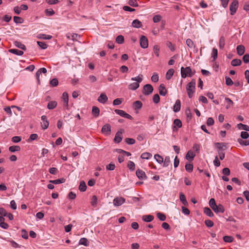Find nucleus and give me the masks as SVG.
<instances>
[{
	"mask_svg": "<svg viewBox=\"0 0 249 249\" xmlns=\"http://www.w3.org/2000/svg\"><path fill=\"white\" fill-rule=\"evenodd\" d=\"M225 101L228 103V105L226 106L227 109H228L231 107V106L233 104V102H232V101L229 98H225Z\"/></svg>",
	"mask_w": 249,
	"mask_h": 249,
	"instance_id": "58",
	"label": "nucleus"
},
{
	"mask_svg": "<svg viewBox=\"0 0 249 249\" xmlns=\"http://www.w3.org/2000/svg\"><path fill=\"white\" fill-rule=\"evenodd\" d=\"M153 88L150 84H146L143 86L142 93L145 95H149L152 93Z\"/></svg>",
	"mask_w": 249,
	"mask_h": 249,
	"instance_id": "5",
	"label": "nucleus"
},
{
	"mask_svg": "<svg viewBox=\"0 0 249 249\" xmlns=\"http://www.w3.org/2000/svg\"><path fill=\"white\" fill-rule=\"evenodd\" d=\"M210 207L213 209L214 207H216V204L214 198H211L209 202Z\"/></svg>",
	"mask_w": 249,
	"mask_h": 249,
	"instance_id": "53",
	"label": "nucleus"
},
{
	"mask_svg": "<svg viewBox=\"0 0 249 249\" xmlns=\"http://www.w3.org/2000/svg\"><path fill=\"white\" fill-rule=\"evenodd\" d=\"M102 132L106 135H110L111 133V126L110 124H107L102 128Z\"/></svg>",
	"mask_w": 249,
	"mask_h": 249,
	"instance_id": "11",
	"label": "nucleus"
},
{
	"mask_svg": "<svg viewBox=\"0 0 249 249\" xmlns=\"http://www.w3.org/2000/svg\"><path fill=\"white\" fill-rule=\"evenodd\" d=\"M122 101H123V99L117 98L113 101V104L114 106L119 105L122 103Z\"/></svg>",
	"mask_w": 249,
	"mask_h": 249,
	"instance_id": "59",
	"label": "nucleus"
},
{
	"mask_svg": "<svg viewBox=\"0 0 249 249\" xmlns=\"http://www.w3.org/2000/svg\"><path fill=\"white\" fill-rule=\"evenodd\" d=\"M213 210L216 213H223L224 212V207L221 204H219L218 206L216 205V207H214L213 209Z\"/></svg>",
	"mask_w": 249,
	"mask_h": 249,
	"instance_id": "18",
	"label": "nucleus"
},
{
	"mask_svg": "<svg viewBox=\"0 0 249 249\" xmlns=\"http://www.w3.org/2000/svg\"><path fill=\"white\" fill-rule=\"evenodd\" d=\"M185 168L187 172H191L193 170V165L191 163H186Z\"/></svg>",
	"mask_w": 249,
	"mask_h": 249,
	"instance_id": "45",
	"label": "nucleus"
},
{
	"mask_svg": "<svg viewBox=\"0 0 249 249\" xmlns=\"http://www.w3.org/2000/svg\"><path fill=\"white\" fill-rule=\"evenodd\" d=\"M9 52L12 53L16 54L17 55H22L23 54V52L22 51L18 50L16 49H12L9 50Z\"/></svg>",
	"mask_w": 249,
	"mask_h": 249,
	"instance_id": "23",
	"label": "nucleus"
},
{
	"mask_svg": "<svg viewBox=\"0 0 249 249\" xmlns=\"http://www.w3.org/2000/svg\"><path fill=\"white\" fill-rule=\"evenodd\" d=\"M195 73V71H192L190 67L184 68L183 67L181 68V75L183 78H186L187 76L192 77Z\"/></svg>",
	"mask_w": 249,
	"mask_h": 249,
	"instance_id": "3",
	"label": "nucleus"
},
{
	"mask_svg": "<svg viewBox=\"0 0 249 249\" xmlns=\"http://www.w3.org/2000/svg\"><path fill=\"white\" fill-rule=\"evenodd\" d=\"M186 43L187 45L190 48H192L194 47V42L190 38H188L186 41Z\"/></svg>",
	"mask_w": 249,
	"mask_h": 249,
	"instance_id": "61",
	"label": "nucleus"
},
{
	"mask_svg": "<svg viewBox=\"0 0 249 249\" xmlns=\"http://www.w3.org/2000/svg\"><path fill=\"white\" fill-rule=\"evenodd\" d=\"M132 26L134 28H139L142 26V23L138 19H135L132 23Z\"/></svg>",
	"mask_w": 249,
	"mask_h": 249,
	"instance_id": "26",
	"label": "nucleus"
},
{
	"mask_svg": "<svg viewBox=\"0 0 249 249\" xmlns=\"http://www.w3.org/2000/svg\"><path fill=\"white\" fill-rule=\"evenodd\" d=\"M57 106V102L56 101L49 102L47 105V107L49 109H53L54 108Z\"/></svg>",
	"mask_w": 249,
	"mask_h": 249,
	"instance_id": "34",
	"label": "nucleus"
},
{
	"mask_svg": "<svg viewBox=\"0 0 249 249\" xmlns=\"http://www.w3.org/2000/svg\"><path fill=\"white\" fill-rule=\"evenodd\" d=\"M125 141L128 144H133L135 142V140L132 138H126Z\"/></svg>",
	"mask_w": 249,
	"mask_h": 249,
	"instance_id": "64",
	"label": "nucleus"
},
{
	"mask_svg": "<svg viewBox=\"0 0 249 249\" xmlns=\"http://www.w3.org/2000/svg\"><path fill=\"white\" fill-rule=\"evenodd\" d=\"M237 53L238 55H242L245 52V47L242 45H238L236 48Z\"/></svg>",
	"mask_w": 249,
	"mask_h": 249,
	"instance_id": "20",
	"label": "nucleus"
},
{
	"mask_svg": "<svg viewBox=\"0 0 249 249\" xmlns=\"http://www.w3.org/2000/svg\"><path fill=\"white\" fill-rule=\"evenodd\" d=\"M175 71L173 69H170L168 70L166 73L165 77L167 80H170L173 76Z\"/></svg>",
	"mask_w": 249,
	"mask_h": 249,
	"instance_id": "22",
	"label": "nucleus"
},
{
	"mask_svg": "<svg viewBox=\"0 0 249 249\" xmlns=\"http://www.w3.org/2000/svg\"><path fill=\"white\" fill-rule=\"evenodd\" d=\"M9 150L11 152H15L16 151H19L20 150V146L18 145H13L9 147Z\"/></svg>",
	"mask_w": 249,
	"mask_h": 249,
	"instance_id": "33",
	"label": "nucleus"
},
{
	"mask_svg": "<svg viewBox=\"0 0 249 249\" xmlns=\"http://www.w3.org/2000/svg\"><path fill=\"white\" fill-rule=\"evenodd\" d=\"M154 158L159 163H162L163 162V158L159 154H156L154 156Z\"/></svg>",
	"mask_w": 249,
	"mask_h": 249,
	"instance_id": "39",
	"label": "nucleus"
},
{
	"mask_svg": "<svg viewBox=\"0 0 249 249\" xmlns=\"http://www.w3.org/2000/svg\"><path fill=\"white\" fill-rule=\"evenodd\" d=\"M171 161H170V158L169 156H166L165 158L164 161L163 162V167H167L169 166V165L170 164Z\"/></svg>",
	"mask_w": 249,
	"mask_h": 249,
	"instance_id": "44",
	"label": "nucleus"
},
{
	"mask_svg": "<svg viewBox=\"0 0 249 249\" xmlns=\"http://www.w3.org/2000/svg\"><path fill=\"white\" fill-rule=\"evenodd\" d=\"M127 167L131 171H134L135 167V163L132 161H129L127 164Z\"/></svg>",
	"mask_w": 249,
	"mask_h": 249,
	"instance_id": "51",
	"label": "nucleus"
},
{
	"mask_svg": "<svg viewBox=\"0 0 249 249\" xmlns=\"http://www.w3.org/2000/svg\"><path fill=\"white\" fill-rule=\"evenodd\" d=\"M217 53H218L217 50L216 48H213L212 50V54H211L212 57L213 59V61H215V60L217 58Z\"/></svg>",
	"mask_w": 249,
	"mask_h": 249,
	"instance_id": "37",
	"label": "nucleus"
},
{
	"mask_svg": "<svg viewBox=\"0 0 249 249\" xmlns=\"http://www.w3.org/2000/svg\"><path fill=\"white\" fill-rule=\"evenodd\" d=\"M50 84L52 87H56L58 84V81L56 78H53L50 81Z\"/></svg>",
	"mask_w": 249,
	"mask_h": 249,
	"instance_id": "52",
	"label": "nucleus"
},
{
	"mask_svg": "<svg viewBox=\"0 0 249 249\" xmlns=\"http://www.w3.org/2000/svg\"><path fill=\"white\" fill-rule=\"evenodd\" d=\"M142 103L140 101H136L133 103V107L135 109H139L142 108Z\"/></svg>",
	"mask_w": 249,
	"mask_h": 249,
	"instance_id": "30",
	"label": "nucleus"
},
{
	"mask_svg": "<svg viewBox=\"0 0 249 249\" xmlns=\"http://www.w3.org/2000/svg\"><path fill=\"white\" fill-rule=\"evenodd\" d=\"M153 51L156 55L158 57L159 56L160 47L158 45H155L153 47Z\"/></svg>",
	"mask_w": 249,
	"mask_h": 249,
	"instance_id": "56",
	"label": "nucleus"
},
{
	"mask_svg": "<svg viewBox=\"0 0 249 249\" xmlns=\"http://www.w3.org/2000/svg\"><path fill=\"white\" fill-rule=\"evenodd\" d=\"M179 199L181 201L182 204L185 205L187 206L188 205V202L186 200V197L184 194L182 193H180L179 194Z\"/></svg>",
	"mask_w": 249,
	"mask_h": 249,
	"instance_id": "28",
	"label": "nucleus"
},
{
	"mask_svg": "<svg viewBox=\"0 0 249 249\" xmlns=\"http://www.w3.org/2000/svg\"><path fill=\"white\" fill-rule=\"evenodd\" d=\"M37 38L41 39H51L52 36L49 35H45L43 34H39L37 35Z\"/></svg>",
	"mask_w": 249,
	"mask_h": 249,
	"instance_id": "21",
	"label": "nucleus"
},
{
	"mask_svg": "<svg viewBox=\"0 0 249 249\" xmlns=\"http://www.w3.org/2000/svg\"><path fill=\"white\" fill-rule=\"evenodd\" d=\"M195 156V154L191 150H189L186 155V159L189 160H192Z\"/></svg>",
	"mask_w": 249,
	"mask_h": 249,
	"instance_id": "25",
	"label": "nucleus"
},
{
	"mask_svg": "<svg viewBox=\"0 0 249 249\" xmlns=\"http://www.w3.org/2000/svg\"><path fill=\"white\" fill-rule=\"evenodd\" d=\"M161 19V17L160 15H157L154 16L153 18V20L154 22L157 23L159 22Z\"/></svg>",
	"mask_w": 249,
	"mask_h": 249,
	"instance_id": "63",
	"label": "nucleus"
},
{
	"mask_svg": "<svg viewBox=\"0 0 249 249\" xmlns=\"http://www.w3.org/2000/svg\"><path fill=\"white\" fill-rule=\"evenodd\" d=\"M215 145L218 149V150H223L224 151L226 149V145L225 143L223 142H216Z\"/></svg>",
	"mask_w": 249,
	"mask_h": 249,
	"instance_id": "17",
	"label": "nucleus"
},
{
	"mask_svg": "<svg viewBox=\"0 0 249 249\" xmlns=\"http://www.w3.org/2000/svg\"><path fill=\"white\" fill-rule=\"evenodd\" d=\"M160 97L158 94H156L153 96V101L155 104L159 103Z\"/></svg>",
	"mask_w": 249,
	"mask_h": 249,
	"instance_id": "62",
	"label": "nucleus"
},
{
	"mask_svg": "<svg viewBox=\"0 0 249 249\" xmlns=\"http://www.w3.org/2000/svg\"><path fill=\"white\" fill-rule=\"evenodd\" d=\"M124 130L122 129H120L116 134L114 141L116 143H120L123 139L122 134Z\"/></svg>",
	"mask_w": 249,
	"mask_h": 249,
	"instance_id": "8",
	"label": "nucleus"
},
{
	"mask_svg": "<svg viewBox=\"0 0 249 249\" xmlns=\"http://www.w3.org/2000/svg\"><path fill=\"white\" fill-rule=\"evenodd\" d=\"M116 41L118 44H122L124 41V37L122 35H119L117 36Z\"/></svg>",
	"mask_w": 249,
	"mask_h": 249,
	"instance_id": "48",
	"label": "nucleus"
},
{
	"mask_svg": "<svg viewBox=\"0 0 249 249\" xmlns=\"http://www.w3.org/2000/svg\"><path fill=\"white\" fill-rule=\"evenodd\" d=\"M13 19L14 21L16 23H22L23 22V19H22V18L19 17L14 16Z\"/></svg>",
	"mask_w": 249,
	"mask_h": 249,
	"instance_id": "47",
	"label": "nucleus"
},
{
	"mask_svg": "<svg viewBox=\"0 0 249 249\" xmlns=\"http://www.w3.org/2000/svg\"><path fill=\"white\" fill-rule=\"evenodd\" d=\"M151 80L154 82H157L159 81V75L157 73L154 72L151 77Z\"/></svg>",
	"mask_w": 249,
	"mask_h": 249,
	"instance_id": "55",
	"label": "nucleus"
},
{
	"mask_svg": "<svg viewBox=\"0 0 249 249\" xmlns=\"http://www.w3.org/2000/svg\"><path fill=\"white\" fill-rule=\"evenodd\" d=\"M79 244L85 246H88L89 245L88 240L86 238H82L80 239Z\"/></svg>",
	"mask_w": 249,
	"mask_h": 249,
	"instance_id": "41",
	"label": "nucleus"
},
{
	"mask_svg": "<svg viewBox=\"0 0 249 249\" xmlns=\"http://www.w3.org/2000/svg\"><path fill=\"white\" fill-rule=\"evenodd\" d=\"M238 128L246 131H249V126L240 123L238 124Z\"/></svg>",
	"mask_w": 249,
	"mask_h": 249,
	"instance_id": "43",
	"label": "nucleus"
},
{
	"mask_svg": "<svg viewBox=\"0 0 249 249\" xmlns=\"http://www.w3.org/2000/svg\"><path fill=\"white\" fill-rule=\"evenodd\" d=\"M158 218L161 221H164L166 220V216L164 214L161 213H157Z\"/></svg>",
	"mask_w": 249,
	"mask_h": 249,
	"instance_id": "50",
	"label": "nucleus"
},
{
	"mask_svg": "<svg viewBox=\"0 0 249 249\" xmlns=\"http://www.w3.org/2000/svg\"><path fill=\"white\" fill-rule=\"evenodd\" d=\"M62 99L64 103V106L66 107L67 108H68L69 103V96L67 92H64L63 93Z\"/></svg>",
	"mask_w": 249,
	"mask_h": 249,
	"instance_id": "12",
	"label": "nucleus"
},
{
	"mask_svg": "<svg viewBox=\"0 0 249 249\" xmlns=\"http://www.w3.org/2000/svg\"><path fill=\"white\" fill-rule=\"evenodd\" d=\"M47 72V69L45 68H42L39 69L36 72V77L37 79L38 82H40L39 80V76L40 75L43 73H46Z\"/></svg>",
	"mask_w": 249,
	"mask_h": 249,
	"instance_id": "16",
	"label": "nucleus"
},
{
	"mask_svg": "<svg viewBox=\"0 0 249 249\" xmlns=\"http://www.w3.org/2000/svg\"><path fill=\"white\" fill-rule=\"evenodd\" d=\"M223 240L227 243H231L233 241V237L231 236H224L223 237Z\"/></svg>",
	"mask_w": 249,
	"mask_h": 249,
	"instance_id": "42",
	"label": "nucleus"
},
{
	"mask_svg": "<svg viewBox=\"0 0 249 249\" xmlns=\"http://www.w3.org/2000/svg\"><path fill=\"white\" fill-rule=\"evenodd\" d=\"M108 100V98L105 93H101L99 96L97 101L101 104H105Z\"/></svg>",
	"mask_w": 249,
	"mask_h": 249,
	"instance_id": "10",
	"label": "nucleus"
},
{
	"mask_svg": "<svg viewBox=\"0 0 249 249\" xmlns=\"http://www.w3.org/2000/svg\"><path fill=\"white\" fill-rule=\"evenodd\" d=\"M159 93L161 96H165L167 93V90L163 84H161L159 88Z\"/></svg>",
	"mask_w": 249,
	"mask_h": 249,
	"instance_id": "13",
	"label": "nucleus"
},
{
	"mask_svg": "<svg viewBox=\"0 0 249 249\" xmlns=\"http://www.w3.org/2000/svg\"><path fill=\"white\" fill-rule=\"evenodd\" d=\"M136 175L137 177L141 179H145L146 178V175L143 171L141 170H137L136 171Z\"/></svg>",
	"mask_w": 249,
	"mask_h": 249,
	"instance_id": "14",
	"label": "nucleus"
},
{
	"mask_svg": "<svg viewBox=\"0 0 249 249\" xmlns=\"http://www.w3.org/2000/svg\"><path fill=\"white\" fill-rule=\"evenodd\" d=\"M115 168V164L112 162L106 166V169L107 170L112 171L114 170Z\"/></svg>",
	"mask_w": 249,
	"mask_h": 249,
	"instance_id": "54",
	"label": "nucleus"
},
{
	"mask_svg": "<svg viewBox=\"0 0 249 249\" xmlns=\"http://www.w3.org/2000/svg\"><path fill=\"white\" fill-rule=\"evenodd\" d=\"M141 47L143 49L147 48L148 46V39L146 36H142L140 40Z\"/></svg>",
	"mask_w": 249,
	"mask_h": 249,
	"instance_id": "7",
	"label": "nucleus"
},
{
	"mask_svg": "<svg viewBox=\"0 0 249 249\" xmlns=\"http://www.w3.org/2000/svg\"><path fill=\"white\" fill-rule=\"evenodd\" d=\"M225 83L227 86H231L233 84L231 79L227 76L225 77Z\"/></svg>",
	"mask_w": 249,
	"mask_h": 249,
	"instance_id": "57",
	"label": "nucleus"
},
{
	"mask_svg": "<svg viewBox=\"0 0 249 249\" xmlns=\"http://www.w3.org/2000/svg\"><path fill=\"white\" fill-rule=\"evenodd\" d=\"M41 124L42 128L43 129H46L48 128L49 126V122L47 120V118L45 115H43L41 116Z\"/></svg>",
	"mask_w": 249,
	"mask_h": 249,
	"instance_id": "9",
	"label": "nucleus"
},
{
	"mask_svg": "<svg viewBox=\"0 0 249 249\" xmlns=\"http://www.w3.org/2000/svg\"><path fill=\"white\" fill-rule=\"evenodd\" d=\"M125 199L122 197H116L113 200V204L115 206H120L125 202Z\"/></svg>",
	"mask_w": 249,
	"mask_h": 249,
	"instance_id": "6",
	"label": "nucleus"
},
{
	"mask_svg": "<svg viewBox=\"0 0 249 249\" xmlns=\"http://www.w3.org/2000/svg\"><path fill=\"white\" fill-rule=\"evenodd\" d=\"M97 200H98L97 197L96 196H92L91 199V202H90L91 205L92 207H96L97 206Z\"/></svg>",
	"mask_w": 249,
	"mask_h": 249,
	"instance_id": "35",
	"label": "nucleus"
},
{
	"mask_svg": "<svg viewBox=\"0 0 249 249\" xmlns=\"http://www.w3.org/2000/svg\"><path fill=\"white\" fill-rule=\"evenodd\" d=\"M91 112L94 117L97 118L99 116L100 109L98 107L96 106L92 107Z\"/></svg>",
	"mask_w": 249,
	"mask_h": 249,
	"instance_id": "19",
	"label": "nucleus"
},
{
	"mask_svg": "<svg viewBox=\"0 0 249 249\" xmlns=\"http://www.w3.org/2000/svg\"><path fill=\"white\" fill-rule=\"evenodd\" d=\"M241 60L238 59H234L231 62V64L233 66H238L241 64Z\"/></svg>",
	"mask_w": 249,
	"mask_h": 249,
	"instance_id": "36",
	"label": "nucleus"
},
{
	"mask_svg": "<svg viewBox=\"0 0 249 249\" xmlns=\"http://www.w3.org/2000/svg\"><path fill=\"white\" fill-rule=\"evenodd\" d=\"M128 4L133 7H138V4L137 2V0H129L128 1Z\"/></svg>",
	"mask_w": 249,
	"mask_h": 249,
	"instance_id": "60",
	"label": "nucleus"
},
{
	"mask_svg": "<svg viewBox=\"0 0 249 249\" xmlns=\"http://www.w3.org/2000/svg\"><path fill=\"white\" fill-rule=\"evenodd\" d=\"M14 44L15 46L23 50H26V46L20 41H15Z\"/></svg>",
	"mask_w": 249,
	"mask_h": 249,
	"instance_id": "24",
	"label": "nucleus"
},
{
	"mask_svg": "<svg viewBox=\"0 0 249 249\" xmlns=\"http://www.w3.org/2000/svg\"><path fill=\"white\" fill-rule=\"evenodd\" d=\"M154 219V216L151 215H144L142 216V220L146 222L152 221Z\"/></svg>",
	"mask_w": 249,
	"mask_h": 249,
	"instance_id": "27",
	"label": "nucleus"
},
{
	"mask_svg": "<svg viewBox=\"0 0 249 249\" xmlns=\"http://www.w3.org/2000/svg\"><path fill=\"white\" fill-rule=\"evenodd\" d=\"M37 43L39 47L42 49H46L48 47V45L44 42L37 41Z\"/></svg>",
	"mask_w": 249,
	"mask_h": 249,
	"instance_id": "46",
	"label": "nucleus"
},
{
	"mask_svg": "<svg viewBox=\"0 0 249 249\" xmlns=\"http://www.w3.org/2000/svg\"><path fill=\"white\" fill-rule=\"evenodd\" d=\"M238 1L237 0H233L230 5V10L231 15H234L236 12L238 7Z\"/></svg>",
	"mask_w": 249,
	"mask_h": 249,
	"instance_id": "4",
	"label": "nucleus"
},
{
	"mask_svg": "<svg viewBox=\"0 0 249 249\" xmlns=\"http://www.w3.org/2000/svg\"><path fill=\"white\" fill-rule=\"evenodd\" d=\"M66 179L64 178H59L55 180H50V182L54 184H58L65 182Z\"/></svg>",
	"mask_w": 249,
	"mask_h": 249,
	"instance_id": "32",
	"label": "nucleus"
},
{
	"mask_svg": "<svg viewBox=\"0 0 249 249\" xmlns=\"http://www.w3.org/2000/svg\"><path fill=\"white\" fill-rule=\"evenodd\" d=\"M181 103L180 101L178 99L177 100L173 107V110L175 112H178L180 109Z\"/></svg>",
	"mask_w": 249,
	"mask_h": 249,
	"instance_id": "15",
	"label": "nucleus"
},
{
	"mask_svg": "<svg viewBox=\"0 0 249 249\" xmlns=\"http://www.w3.org/2000/svg\"><path fill=\"white\" fill-rule=\"evenodd\" d=\"M225 41V40L224 37L223 36H221L219 40V46L221 49H223L224 47Z\"/></svg>",
	"mask_w": 249,
	"mask_h": 249,
	"instance_id": "38",
	"label": "nucleus"
},
{
	"mask_svg": "<svg viewBox=\"0 0 249 249\" xmlns=\"http://www.w3.org/2000/svg\"><path fill=\"white\" fill-rule=\"evenodd\" d=\"M152 155L151 153H148V152H145V153H143L141 155V158L143 159L148 160L150 157H152Z\"/></svg>",
	"mask_w": 249,
	"mask_h": 249,
	"instance_id": "40",
	"label": "nucleus"
},
{
	"mask_svg": "<svg viewBox=\"0 0 249 249\" xmlns=\"http://www.w3.org/2000/svg\"><path fill=\"white\" fill-rule=\"evenodd\" d=\"M87 189V185L84 181H81L80 182L79 186V189L81 192H85Z\"/></svg>",
	"mask_w": 249,
	"mask_h": 249,
	"instance_id": "31",
	"label": "nucleus"
},
{
	"mask_svg": "<svg viewBox=\"0 0 249 249\" xmlns=\"http://www.w3.org/2000/svg\"><path fill=\"white\" fill-rule=\"evenodd\" d=\"M174 124L175 126H177L178 128H180L182 126V123L179 119H176L174 121Z\"/></svg>",
	"mask_w": 249,
	"mask_h": 249,
	"instance_id": "49",
	"label": "nucleus"
},
{
	"mask_svg": "<svg viewBox=\"0 0 249 249\" xmlns=\"http://www.w3.org/2000/svg\"><path fill=\"white\" fill-rule=\"evenodd\" d=\"M204 213L205 214H206L207 215L212 217L213 216V213L211 211V210L208 208V207H205L204 208Z\"/></svg>",
	"mask_w": 249,
	"mask_h": 249,
	"instance_id": "29",
	"label": "nucleus"
},
{
	"mask_svg": "<svg viewBox=\"0 0 249 249\" xmlns=\"http://www.w3.org/2000/svg\"><path fill=\"white\" fill-rule=\"evenodd\" d=\"M143 79V75L140 74L138 76L135 77H132L131 80L132 81H135L136 82L131 83L128 85V89L133 90L137 89L139 87V83H141Z\"/></svg>",
	"mask_w": 249,
	"mask_h": 249,
	"instance_id": "1",
	"label": "nucleus"
},
{
	"mask_svg": "<svg viewBox=\"0 0 249 249\" xmlns=\"http://www.w3.org/2000/svg\"><path fill=\"white\" fill-rule=\"evenodd\" d=\"M196 84V80L193 79L186 86V91L188 97L191 98L194 94L195 90V87Z\"/></svg>",
	"mask_w": 249,
	"mask_h": 249,
	"instance_id": "2",
	"label": "nucleus"
}]
</instances>
